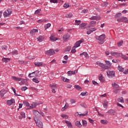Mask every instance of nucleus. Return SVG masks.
Returning a JSON list of instances; mask_svg holds the SVG:
<instances>
[{
	"label": "nucleus",
	"mask_w": 128,
	"mask_h": 128,
	"mask_svg": "<svg viewBox=\"0 0 128 128\" xmlns=\"http://www.w3.org/2000/svg\"><path fill=\"white\" fill-rule=\"evenodd\" d=\"M122 44H124V41H121L118 43V46H122Z\"/></svg>",
	"instance_id": "54"
},
{
	"label": "nucleus",
	"mask_w": 128,
	"mask_h": 128,
	"mask_svg": "<svg viewBox=\"0 0 128 128\" xmlns=\"http://www.w3.org/2000/svg\"><path fill=\"white\" fill-rule=\"evenodd\" d=\"M98 66L100 68H104V70H108V68H110V67L106 66V64H104V63L102 62H99Z\"/></svg>",
	"instance_id": "5"
},
{
	"label": "nucleus",
	"mask_w": 128,
	"mask_h": 128,
	"mask_svg": "<svg viewBox=\"0 0 128 128\" xmlns=\"http://www.w3.org/2000/svg\"><path fill=\"white\" fill-rule=\"evenodd\" d=\"M92 82L93 84H94V86H98V83L96 82L94 80H92Z\"/></svg>",
	"instance_id": "61"
},
{
	"label": "nucleus",
	"mask_w": 128,
	"mask_h": 128,
	"mask_svg": "<svg viewBox=\"0 0 128 128\" xmlns=\"http://www.w3.org/2000/svg\"><path fill=\"white\" fill-rule=\"evenodd\" d=\"M37 71H36V72H32V73H30L29 74H28V77L29 78H34L35 76L34 74H36V72Z\"/></svg>",
	"instance_id": "30"
},
{
	"label": "nucleus",
	"mask_w": 128,
	"mask_h": 128,
	"mask_svg": "<svg viewBox=\"0 0 128 128\" xmlns=\"http://www.w3.org/2000/svg\"><path fill=\"white\" fill-rule=\"evenodd\" d=\"M118 100L119 102H124V98H122V97H121V98H118Z\"/></svg>",
	"instance_id": "39"
},
{
	"label": "nucleus",
	"mask_w": 128,
	"mask_h": 128,
	"mask_svg": "<svg viewBox=\"0 0 128 128\" xmlns=\"http://www.w3.org/2000/svg\"><path fill=\"white\" fill-rule=\"evenodd\" d=\"M43 63L42 62H34V66H42Z\"/></svg>",
	"instance_id": "22"
},
{
	"label": "nucleus",
	"mask_w": 128,
	"mask_h": 128,
	"mask_svg": "<svg viewBox=\"0 0 128 128\" xmlns=\"http://www.w3.org/2000/svg\"><path fill=\"white\" fill-rule=\"evenodd\" d=\"M105 62L106 64H108V66H112V63L108 61V60H106Z\"/></svg>",
	"instance_id": "49"
},
{
	"label": "nucleus",
	"mask_w": 128,
	"mask_h": 128,
	"mask_svg": "<svg viewBox=\"0 0 128 128\" xmlns=\"http://www.w3.org/2000/svg\"><path fill=\"white\" fill-rule=\"evenodd\" d=\"M20 114H21V116H22L23 118H25L26 113H24V112H21Z\"/></svg>",
	"instance_id": "50"
},
{
	"label": "nucleus",
	"mask_w": 128,
	"mask_h": 128,
	"mask_svg": "<svg viewBox=\"0 0 128 128\" xmlns=\"http://www.w3.org/2000/svg\"><path fill=\"white\" fill-rule=\"evenodd\" d=\"M66 124L70 128H72V122L70 121H66Z\"/></svg>",
	"instance_id": "21"
},
{
	"label": "nucleus",
	"mask_w": 128,
	"mask_h": 128,
	"mask_svg": "<svg viewBox=\"0 0 128 128\" xmlns=\"http://www.w3.org/2000/svg\"><path fill=\"white\" fill-rule=\"evenodd\" d=\"M96 16H92V17L90 18V20H96Z\"/></svg>",
	"instance_id": "62"
},
{
	"label": "nucleus",
	"mask_w": 128,
	"mask_h": 128,
	"mask_svg": "<svg viewBox=\"0 0 128 128\" xmlns=\"http://www.w3.org/2000/svg\"><path fill=\"white\" fill-rule=\"evenodd\" d=\"M120 16H122V13L118 12L116 14L115 16H116V18H120Z\"/></svg>",
	"instance_id": "56"
},
{
	"label": "nucleus",
	"mask_w": 128,
	"mask_h": 128,
	"mask_svg": "<svg viewBox=\"0 0 128 128\" xmlns=\"http://www.w3.org/2000/svg\"><path fill=\"white\" fill-rule=\"evenodd\" d=\"M124 74H128V69H124V72H123Z\"/></svg>",
	"instance_id": "60"
},
{
	"label": "nucleus",
	"mask_w": 128,
	"mask_h": 128,
	"mask_svg": "<svg viewBox=\"0 0 128 128\" xmlns=\"http://www.w3.org/2000/svg\"><path fill=\"white\" fill-rule=\"evenodd\" d=\"M108 6V2H104L102 4V8H106Z\"/></svg>",
	"instance_id": "32"
},
{
	"label": "nucleus",
	"mask_w": 128,
	"mask_h": 128,
	"mask_svg": "<svg viewBox=\"0 0 128 128\" xmlns=\"http://www.w3.org/2000/svg\"><path fill=\"white\" fill-rule=\"evenodd\" d=\"M36 106V103L33 102L31 106H30V108H34Z\"/></svg>",
	"instance_id": "41"
},
{
	"label": "nucleus",
	"mask_w": 128,
	"mask_h": 128,
	"mask_svg": "<svg viewBox=\"0 0 128 128\" xmlns=\"http://www.w3.org/2000/svg\"><path fill=\"white\" fill-rule=\"evenodd\" d=\"M96 24V21L92 20L90 22V24H92V26H95Z\"/></svg>",
	"instance_id": "36"
},
{
	"label": "nucleus",
	"mask_w": 128,
	"mask_h": 128,
	"mask_svg": "<svg viewBox=\"0 0 128 128\" xmlns=\"http://www.w3.org/2000/svg\"><path fill=\"white\" fill-rule=\"evenodd\" d=\"M82 126H88V122H86V121L85 120H82Z\"/></svg>",
	"instance_id": "42"
},
{
	"label": "nucleus",
	"mask_w": 128,
	"mask_h": 128,
	"mask_svg": "<svg viewBox=\"0 0 128 128\" xmlns=\"http://www.w3.org/2000/svg\"><path fill=\"white\" fill-rule=\"evenodd\" d=\"M12 78L14 80H16V82H20V80H22V78H17L16 76H12Z\"/></svg>",
	"instance_id": "15"
},
{
	"label": "nucleus",
	"mask_w": 128,
	"mask_h": 128,
	"mask_svg": "<svg viewBox=\"0 0 128 128\" xmlns=\"http://www.w3.org/2000/svg\"><path fill=\"white\" fill-rule=\"evenodd\" d=\"M50 40H52L53 42H54L56 40H58V38H55L54 36L52 35L50 38Z\"/></svg>",
	"instance_id": "24"
},
{
	"label": "nucleus",
	"mask_w": 128,
	"mask_h": 128,
	"mask_svg": "<svg viewBox=\"0 0 128 128\" xmlns=\"http://www.w3.org/2000/svg\"><path fill=\"white\" fill-rule=\"evenodd\" d=\"M80 105L81 106H82V108H88L86 104L84 103H82Z\"/></svg>",
	"instance_id": "47"
},
{
	"label": "nucleus",
	"mask_w": 128,
	"mask_h": 128,
	"mask_svg": "<svg viewBox=\"0 0 128 128\" xmlns=\"http://www.w3.org/2000/svg\"><path fill=\"white\" fill-rule=\"evenodd\" d=\"M24 104L25 106H30V104L28 102H27L24 101Z\"/></svg>",
	"instance_id": "57"
},
{
	"label": "nucleus",
	"mask_w": 128,
	"mask_h": 128,
	"mask_svg": "<svg viewBox=\"0 0 128 128\" xmlns=\"http://www.w3.org/2000/svg\"><path fill=\"white\" fill-rule=\"evenodd\" d=\"M72 50V47L70 46H68L64 52H70Z\"/></svg>",
	"instance_id": "37"
},
{
	"label": "nucleus",
	"mask_w": 128,
	"mask_h": 128,
	"mask_svg": "<svg viewBox=\"0 0 128 128\" xmlns=\"http://www.w3.org/2000/svg\"><path fill=\"white\" fill-rule=\"evenodd\" d=\"M8 92V91L6 90H2L0 91V96L1 98H4V94Z\"/></svg>",
	"instance_id": "11"
},
{
	"label": "nucleus",
	"mask_w": 128,
	"mask_h": 128,
	"mask_svg": "<svg viewBox=\"0 0 128 128\" xmlns=\"http://www.w3.org/2000/svg\"><path fill=\"white\" fill-rule=\"evenodd\" d=\"M34 120L36 124V126L40 128H44V124H42V122L40 121V120H38V118H36V117H34Z\"/></svg>",
	"instance_id": "1"
},
{
	"label": "nucleus",
	"mask_w": 128,
	"mask_h": 128,
	"mask_svg": "<svg viewBox=\"0 0 128 128\" xmlns=\"http://www.w3.org/2000/svg\"><path fill=\"white\" fill-rule=\"evenodd\" d=\"M74 88H76V90H80L82 91V87L80 86L79 85H75L74 86Z\"/></svg>",
	"instance_id": "29"
},
{
	"label": "nucleus",
	"mask_w": 128,
	"mask_h": 128,
	"mask_svg": "<svg viewBox=\"0 0 128 128\" xmlns=\"http://www.w3.org/2000/svg\"><path fill=\"white\" fill-rule=\"evenodd\" d=\"M50 26H52V24L50 23H48V24L45 25V26H44L45 30H48V28H50Z\"/></svg>",
	"instance_id": "38"
},
{
	"label": "nucleus",
	"mask_w": 128,
	"mask_h": 128,
	"mask_svg": "<svg viewBox=\"0 0 128 128\" xmlns=\"http://www.w3.org/2000/svg\"><path fill=\"white\" fill-rule=\"evenodd\" d=\"M66 18H72V14L70 13L66 15Z\"/></svg>",
	"instance_id": "53"
},
{
	"label": "nucleus",
	"mask_w": 128,
	"mask_h": 128,
	"mask_svg": "<svg viewBox=\"0 0 128 128\" xmlns=\"http://www.w3.org/2000/svg\"><path fill=\"white\" fill-rule=\"evenodd\" d=\"M21 90H28V87H26V86L22 87V88H21Z\"/></svg>",
	"instance_id": "64"
},
{
	"label": "nucleus",
	"mask_w": 128,
	"mask_h": 128,
	"mask_svg": "<svg viewBox=\"0 0 128 128\" xmlns=\"http://www.w3.org/2000/svg\"><path fill=\"white\" fill-rule=\"evenodd\" d=\"M75 22L77 24L78 26H79V24H80V20H76Z\"/></svg>",
	"instance_id": "58"
},
{
	"label": "nucleus",
	"mask_w": 128,
	"mask_h": 128,
	"mask_svg": "<svg viewBox=\"0 0 128 128\" xmlns=\"http://www.w3.org/2000/svg\"><path fill=\"white\" fill-rule=\"evenodd\" d=\"M106 38V35L104 34H102L100 36H98L96 37V39L99 40V44H102L104 42V39Z\"/></svg>",
	"instance_id": "2"
},
{
	"label": "nucleus",
	"mask_w": 128,
	"mask_h": 128,
	"mask_svg": "<svg viewBox=\"0 0 128 128\" xmlns=\"http://www.w3.org/2000/svg\"><path fill=\"white\" fill-rule=\"evenodd\" d=\"M45 54H48V56H54L55 54L54 50L50 49V50L46 51Z\"/></svg>",
	"instance_id": "4"
},
{
	"label": "nucleus",
	"mask_w": 128,
	"mask_h": 128,
	"mask_svg": "<svg viewBox=\"0 0 128 128\" xmlns=\"http://www.w3.org/2000/svg\"><path fill=\"white\" fill-rule=\"evenodd\" d=\"M114 94H118L119 92H120V89L116 88L114 90Z\"/></svg>",
	"instance_id": "35"
},
{
	"label": "nucleus",
	"mask_w": 128,
	"mask_h": 128,
	"mask_svg": "<svg viewBox=\"0 0 128 128\" xmlns=\"http://www.w3.org/2000/svg\"><path fill=\"white\" fill-rule=\"evenodd\" d=\"M70 37V36L69 34H66V35H64L63 36L64 40L66 42V40H68V38Z\"/></svg>",
	"instance_id": "14"
},
{
	"label": "nucleus",
	"mask_w": 128,
	"mask_h": 128,
	"mask_svg": "<svg viewBox=\"0 0 128 128\" xmlns=\"http://www.w3.org/2000/svg\"><path fill=\"white\" fill-rule=\"evenodd\" d=\"M75 124L76 126H78V128H82V125L80 121H76L75 122Z\"/></svg>",
	"instance_id": "20"
},
{
	"label": "nucleus",
	"mask_w": 128,
	"mask_h": 128,
	"mask_svg": "<svg viewBox=\"0 0 128 128\" xmlns=\"http://www.w3.org/2000/svg\"><path fill=\"white\" fill-rule=\"evenodd\" d=\"M124 69V68H122L120 66H118V70H120V72H123Z\"/></svg>",
	"instance_id": "43"
},
{
	"label": "nucleus",
	"mask_w": 128,
	"mask_h": 128,
	"mask_svg": "<svg viewBox=\"0 0 128 128\" xmlns=\"http://www.w3.org/2000/svg\"><path fill=\"white\" fill-rule=\"evenodd\" d=\"M2 62H10V58H4L2 59Z\"/></svg>",
	"instance_id": "26"
},
{
	"label": "nucleus",
	"mask_w": 128,
	"mask_h": 128,
	"mask_svg": "<svg viewBox=\"0 0 128 128\" xmlns=\"http://www.w3.org/2000/svg\"><path fill=\"white\" fill-rule=\"evenodd\" d=\"M80 94L82 96H88V92H82Z\"/></svg>",
	"instance_id": "48"
},
{
	"label": "nucleus",
	"mask_w": 128,
	"mask_h": 128,
	"mask_svg": "<svg viewBox=\"0 0 128 128\" xmlns=\"http://www.w3.org/2000/svg\"><path fill=\"white\" fill-rule=\"evenodd\" d=\"M107 122L108 121L106 120H100V122L102 124H108Z\"/></svg>",
	"instance_id": "44"
},
{
	"label": "nucleus",
	"mask_w": 128,
	"mask_h": 128,
	"mask_svg": "<svg viewBox=\"0 0 128 128\" xmlns=\"http://www.w3.org/2000/svg\"><path fill=\"white\" fill-rule=\"evenodd\" d=\"M51 88L52 89V92H54V94L56 93V84L52 85L51 86Z\"/></svg>",
	"instance_id": "19"
},
{
	"label": "nucleus",
	"mask_w": 128,
	"mask_h": 128,
	"mask_svg": "<svg viewBox=\"0 0 128 128\" xmlns=\"http://www.w3.org/2000/svg\"><path fill=\"white\" fill-rule=\"evenodd\" d=\"M32 112L34 114V116H34V118H38V116H40V112H38V110H34Z\"/></svg>",
	"instance_id": "10"
},
{
	"label": "nucleus",
	"mask_w": 128,
	"mask_h": 128,
	"mask_svg": "<svg viewBox=\"0 0 128 128\" xmlns=\"http://www.w3.org/2000/svg\"><path fill=\"white\" fill-rule=\"evenodd\" d=\"M68 108V104L66 103L64 107L62 108V112L66 110V108Z\"/></svg>",
	"instance_id": "27"
},
{
	"label": "nucleus",
	"mask_w": 128,
	"mask_h": 128,
	"mask_svg": "<svg viewBox=\"0 0 128 128\" xmlns=\"http://www.w3.org/2000/svg\"><path fill=\"white\" fill-rule=\"evenodd\" d=\"M108 102L107 101V100H104V101L103 106L104 108H108Z\"/></svg>",
	"instance_id": "18"
},
{
	"label": "nucleus",
	"mask_w": 128,
	"mask_h": 128,
	"mask_svg": "<svg viewBox=\"0 0 128 128\" xmlns=\"http://www.w3.org/2000/svg\"><path fill=\"white\" fill-rule=\"evenodd\" d=\"M119 20L120 22L126 23L128 22V18L126 17H121L119 18Z\"/></svg>",
	"instance_id": "13"
},
{
	"label": "nucleus",
	"mask_w": 128,
	"mask_h": 128,
	"mask_svg": "<svg viewBox=\"0 0 128 128\" xmlns=\"http://www.w3.org/2000/svg\"><path fill=\"white\" fill-rule=\"evenodd\" d=\"M64 8H70V4H64Z\"/></svg>",
	"instance_id": "46"
},
{
	"label": "nucleus",
	"mask_w": 128,
	"mask_h": 128,
	"mask_svg": "<svg viewBox=\"0 0 128 128\" xmlns=\"http://www.w3.org/2000/svg\"><path fill=\"white\" fill-rule=\"evenodd\" d=\"M107 112L111 114V116H116V111L112 109L109 110Z\"/></svg>",
	"instance_id": "9"
},
{
	"label": "nucleus",
	"mask_w": 128,
	"mask_h": 128,
	"mask_svg": "<svg viewBox=\"0 0 128 128\" xmlns=\"http://www.w3.org/2000/svg\"><path fill=\"white\" fill-rule=\"evenodd\" d=\"M120 58H122L123 60H128V57H127L126 55L122 54V56H120Z\"/></svg>",
	"instance_id": "34"
},
{
	"label": "nucleus",
	"mask_w": 128,
	"mask_h": 128,
	"mask_svg": "<svg viewBox=\"0 0 128 128\" xmlns=\"http://www.w3.org/2000/svg\"><path fill=\"white\" fill-rule=\"evenodd\" d=\"M38 42H41L44 41V36H40L38 38Z\"/></svg>",
	"instance_id": "23"
},
{
	"label": "nucleus",
	"mask_w": 128,
	"mask_h": 128,
	"mask_svg": "<svg viewBox=\"0 0 128 128\" xmlns=\"http://www.w3.org/2000/svg\"><path fill=\"white\" fill-rule=\"evenodd\" d=\"M2 50H8V47L6 45H4L2 46Z\"/></svg>",
	"instance_id": "59"
},
{
	"label": "nucleus",
	"mask_w": 128,
	"mask_h": 128,
	"mask_svg": "<svg viewBox=\"0 0 128 128\" xmlns=\"http://www.w3.org/2000/svg\"><path fill=\"white\" fill-rule=\"evenodd\" d=\"M70 102L72 104H76V101L74 99H72L70 100Z\"/></svg>",
	"instance_id": "52"
},
{
	"label": "nucleus",
	"mask_w": 128,
	"mask_h": 128,
	"mask_svg": "<svg viewBox=\"0 0 128 128\" xmlns=\"http://www.w3.org/2000/svg\"><path fill=\"white\" fill-rule=\"evenodd\" d=\"M61 80H62L63 82H70V80L68 79L67 78H65L64 76L61 78Z\"/></svg>",
	"instance_id": "33"
},
{
	"label": "nucleus",
	"mask_w": 128,
	"mask_h": 128,
	"mask_svg": "<svg viewBox=\"0 0 128 128\" xmlns=\"http://www.w3.org/2000/svg\"><path fill=\"white\" fill-rule=\"evenodd\" d=\"M12 14V11H10V9H8V10H6L4 12V18H6V16H10Z\"/></svg>",
	"instance_id": "8"
},
{
	"label": "nucleus",
	"mask_w": 128,
	"mask_h": 128,
	"mask_svg": "<svg viewBox=\"0 0 128 128\" xmlns=\"http://www.w3.org/2000/svg\"><path fill=\"white\" fill-rule=\"evenodd\" d=\"M32 82H36V84H38V82H40V81H38V78H34L32 79Z\"/></svg>",
	"instance_id": "40"
},
{
	"label": "nucleus",
	"mask_w": 128,
	"mask_h": 128,
	"mask_svg": "<svg viewBox=\"0 0 128 128\" xmlns=\"http://www.w3.org/2000/svg\"><path fill=\"white\" fill-rule=\"evenodd\" d=\"M112 87L114 88H118L120 86H118V84L114 82L113 84H112Z\"/></svg>",
	"instance_id": "25"
},
{
	"label": "nucleus",
	"mask_w": 128,
	"mask_h": 128,
	"mask_svg": "<svg viewBox=\"0 0 128 128\" xmlns=\"http://www.w3.org/2000/svg\"><path fill=\"white\" fill-rule=\"evenodd\" d=\"M80 56H84L85 58L88 57V54L86 52H83L82 54H80Z\"/></svg>",
	"instance_id": "31"
},
{
	"label": "nucleus",
	"mask_w": 128,
	"mask_h": 128,
	"mask_svg": "<svg viewBox=\"0 0 128 128\" xmlns=\"http://www.w3.org/2000/svg\"><path fill=\"white\" fill-rule=\"evenodd\" d=\"M15 102L14 99L12 98L10 100H7V104L8 106H12V104H14Z\"/></svg>",
	"instance_id": "12"
},
{
	"label": "nucleus",
	"mask_w": 128,
	"mask_h": 128,
	"mask_svg": "<svg viewBox=\"0 0 128 128\" xmlns=\"http://www.w3.org/2000/svg\"><path fill=\"white\" fill-rule=\"evenodd\" d=\"M64 30V28H60L58 29V32H59L60 34H62Z\"/></svg>",
	"instance_id": "51"
},
{
	"label": "nucleus",
	"mask_w": 128,
	"mask_h": 128,
	"mask_svg": "<svg viewBox=\"0 0 128 128\" xmlns=\"http://www.w3.org/2000/svg\"><path fill=\"white\" fill-rule=\"evenodd\" d=\"M84 42V38H81L80 40L77 41L74 46L76 48H78V46H80V44H82Z\"/></svg>",
	"instance_id": "7"
},
{
	"label": "nucleus",
	"mask_w": 128,
	"mask_h": 128,
	"mask_svg": "<svg viewBox=\"0 0 128 128\" xmlns=\"http://www.w3.org/2000/svg\"><path fill=\"white\" fill-rule=\"evenodd\" d=\"M67 74L68 76H72V74H76V72L70 70L68 72Z\"/></svg>",
	"instance_id": "28"
},
{
	"label": "nucleus",
	"mask_w": 128,
	"mask_h": 128,
	"mask_svg": "<svg viewBox=\"0 0 128 128\" xmlns=\"http://www.w3.org/2000/svg\"><path fill=\"white\" fill-rule=\"evenodd\" d=\"M61 116L63 118H65L66 120H68V116L66 114H62Z\"/></svg>",
	"instance_id": "45"
},
{
	"label": "nucleus",
	"mask_w": 128,
	"mask_h": 128,
	"mask_svg": "<svg viewBox=\"0 0 128 128\" xmlns=\"http://www.w3.org/2000/svg\"><path fill=\"white\" fill-rule=\"evenodd\" d=\"M110 54H112V56H116V58H120V56H122V53L112 52H110Z\"/></svg>",
	"instance_id": "3"
},
{
	"label": "nucleus",
	"mask_w": 128,
	"mask_h": 128,
	"mask_svg": "<svg viewBox=\"0 0 128 128\" xmlns=\"http://www.w3.org/2000/svg\"><path fill=\"white\" fill-rule=\"evenodd\" d=\"M94 30H92L90 29L87 31V34H90Z\"/></svg>",
	"instance_id": "63"
},
{
	"label": "nucleus",
	"mask_w": 128,
	"mask_h": 128,
	"mask_svg": "<svg viewBox=\"0 0 128 128\" xmlns=\"http://www.w3.org/2000/svg\"><path fill=\"white\" fill-rule=\"evenodd\" d=\"M86 24L85 23L82 24L80 25L79 28H80V30H84V28H86Z\"/></svg>",
	"instance_id": "17"
},
{
	"label": "nucleus",
	"mask_w": 128,
	"mask_h": 128,
	"mask_svg": "<svg viewBox=\"0 0 128 128\" xmlns=\"http://www.w3.org/2000/svg\"><path fill=\"white\" fill-rule=\"evenodd\" d=\"M108 76L110 78L114 77V71H107L106 72Z\"/></svg>",
	"instance_id": "6"
},
{
	"label": "nucleus",
	"mask_w": 128,
	"mask_h": 128,
	"mask_svg": "<svg viewBox=\"0 0 128 128\" xmlns=\"http://www.w3.org/2000/svg\"><path fill=\"white\" fill-rule=\"evenodd\" d=\"M88 112H86V114H80V116H88Z\"/></svg>",
	"instance_id": "55"
},
{
	"label": "nucleus",
	"mask_w": 128,
	"mask_h": 128,
	"mask_svg": "<svg viewBox=\"0 0 128 128\" xmlns=\"http://www.w3.org/2000/svg\"><path fill=\"white\" fill-rule=\"evenodd\" d=\"M35 32H38V29L34 28L30 32V34L31 36H34Z\"/></svg>",
	"instance_id": "16"
}]
</instances>
